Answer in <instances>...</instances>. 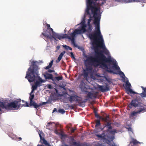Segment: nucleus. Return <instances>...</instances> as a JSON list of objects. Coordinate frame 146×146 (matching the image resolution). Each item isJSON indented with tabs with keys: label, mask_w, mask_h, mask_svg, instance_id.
Listing matches in <instances>:
<instances>
[{
	"label": "nucleus",
	"mask_w": 146,
	"mask_h": 146,
	"mask_svg": "<svg viewBox=\"0 0 146 146\" xmlns=\"http://www.w3.org/2000/svg\"><path fill=\"white\" fill-rule=\"evenodd\" d=\"M21 100L20 99H17L14 101L10 103L0 101V107L3 109L9 110H13L18 109L20 107H29L27 102H25V104H21ZM1 109L0 108V111Z\"/></svg>",
	"instance_id": "obj_4"
},
{
	"label": "nucleus",
	"mask_w": 146,
	"mask_h": 146,
	"mask_svg": "<svg viewBox=\"0 0 146 146\" xmlns=\"http://www.w3.org/2000/svg\"><path fill=\"white\" fill-rule=\"evenodd\" d=\"M138 113L137 111L135 112V111H133L132 113H131V115L132 116H135Z\"/></svg>",
	"instance_id": "obj_29"
},
{
	"label": "nucleus",
	"mask_w": 146,
	"mask_h": 146,
	"mask_svg": "<svg viewBox=\"0 0 146 146\" xmlns=\"http://www.w3.org/2000/svg\"><path fill=\"white\" fill-rule=\"evenodd\" d=\"M46 31L43 30L44 32L42 33V34L44 37H46L48 39V36H52L53 35V33L54 32V31L53 29H52L50 30V29H48V30H46Z\"/></svg>",
	"instance_id": "obj_7"
},
{
	"label": "nucleus",
	"mask_w": 146,
	"mask_h": 146,
	"mask_svg": "<svg viewBox=\"0 0 146 146\" xmlns=\"http://www.w3.org/2000/svg\"><path fill=\"white\" fill-rule=\"evenodd\" d=\"M38 133L39 135V137L40 138V141H42V143L46 145H48V143H47V141L45 139L44 137H42L41 135L42 134H43V133L42 131H40V130L38 132Z\"/></svg>",
	"instance_id": "obj_14"
},
{
	"label": "nucleus",
	"mask_w": 146,
	"mask_h": 146,
	"mask_svg": "<svg viewBox=\"0 0 146 146\" xmlns=\"http://www.w3.org/2000/svg\"><path fill=\"white\" fill-rule=\"evenodd\" d=\"M132 142L133 144H135L138 143V141L136 140H133L132 141Z\"/></svg>",
	"instance_id": "obj_43"
},
{
	"label": "nucleus",
	"mask_w": 146,
	"mask_h": 146,
	"mask_svg": "<svg viewBox=\"0 0 146 146\" xmlns=\"http://www.w3.org/2000/svg\"><path fill=\"white\" fill-rule=\"evenodd\" d=\"M141 87L142 89L143 90V92H145V93H146V88H144L143 86H142Z\"/></svg>",
	"instance_id": "obj_42"
},
{
	"label": "nucleus",
	"mask_w": 146,
	"mask_h": 146,
	"mask_svg": "<svg viewBox=\"0 0 146 146\" xmlns=\"http://www.w3.org/2000/svg\"><path fill=\"white\" fill-rule=\"evenodd\" d=\"M95 0L96 1H98L99 0Z\"/></svg>",
	"instance_id": "obj_62"
},
{
	"label": "nucleus",
	"mask_w": 146,
	"mask_h": 146,
	"mask_svg": "<svg viewBox=\"0 0 146 146\" xmlns=\"http://www.w3.org/2000/svg\"><path fill=\"white\" fill-rule=\"evenodd\" d=\"M54 70H52L51 69H48V72L50 73H51L53 72H54Z\"/></svg>",
	"instance_id": "obj_44"
},
{
	"label": "nucleus",
	"mask_w": 146,
	"mask_h": 146,
	"mask_svg": "<svg viewBox=\"0 0 146 146\" xmlns=\"http://www.w3.org/2000/svg\"><path fill=\"white\" fill-rule=\"evenodd\" d=\"M95 115L96 117L98 118H100L101 117L97 113L96 111H94Z\"/></svg>",
	"instance_id": "obj_31"
},
{
	"label": "nucleus",
	"mask_w": 146,
	"mask_h": 146,
	"mask_svg": "<svg viewBox=\"0 0 146 146\" xmlns=\"http://www.w3.org/2000/svg\"><path fill=\"white\" fill-rule=\"evenodd\" d=\"M55 133H56V134H58V131H57V130H55Z\"/></svg>",
	"instance_id": "obj_54"
},
{
	"label": "nucleus",
	"mask_w": 146,
	"mask_h": 146,
	"mask_svg": "<svg viewBox=\"0 0 146 146\" xmlns=\"http://www.w3.org/2000/svg\"><path fill=\"white\" fill-rule=\"evenodd\" d=\"M48 88L49 89L52 88V86L50 85H49L48 86Z\"/></svg>",
	"instance_id": "obj_51"
},
{
	"label": "nucleus",
	"mask_w": 146,
	"mask_h": 146,
	"mask_svg": "<svg viewBox=\"0 0 146 146\" xmlns=\"http://www.w3.org/2000/svg\"><path fill=\"white\" fill-rule=\"evenodd\" d=\"M88 29L91 31L92 30V26L90 24H88Z\"/></svg>",
	"instance_id": "obj_33"
},
{
	"label": "nucleus",
	"mask_w": 146,
	"mask_h": 146,
	"mask_svg": "<svg viewBox=\"0 0 146 146\" xmlns=\"http://www.w3.org/2000/svg\"><path fill=\"white\" fill-rule=\"evenodd\" d=\"M54 123V122H48L47 123V125H46V126L47 127H48V126H49V125H51L52 123Z\"/></svg>",
	"instance_id": "obj_40"
},
{
	"label": "nucleus",
	"mask_w": 146,
	"mask_h": 146,
	"mask_svg": "<svg viewBox=\"0 0 146 146\" xmlns=\"http://www.w3.org/2000/svg\"><path fill=\"white\" fill-rule=\"evenodd\" d=\"M76 129V127L75 129L73 128V127H72L71 129V133H73L74 132V131Z\"/></svg>",
	"instance_id": "obj_36"
},
{
	"label": "nucleus",
	"mask_w": 146,
	"mask_h": 146,
	"mask_svg": "<svg viewBox=\"0 0 146 146\" xmlns=\"http://www.w3.org/2000/svg\"><path fill=\"white\" fill-rule=\"evenodd\" d=\"M45 79L46 80H51L53 81L54 77L52 74L45 72L44 75Z\"/></svg>",
	"instance_id": "obj_16"
},
{
	"label": "nucleus",
	"mask_w": 146,
	"mask_h": 146,
	"mask_svg": "<svg viewBox=\"0 0 146 146\" xmlns=\"http://www.w3.org/2000/svg\"><path fill=\"white\" fill-rule=\"evenodd\" d=\"M86 26L85 25H84L82 27L81 29H76L73 33L70 34H64L62 35V38H68L71 40L72 44L75 47H77V45L75 43V37L76 34H81L82 33H84L86 31V29L85 28Z\"/></svg>",
	"instance_id": "obj_5"
},
{
	"label": "nucleus",
	"mask_w": 146,
	"mask_h": 146,
	"mask_svg": "<svg viewBox=\"0 0 146 146\" xmlns=\"http://www.w3.org/2000/svg\"><path fill=\"white\" fill-rule=\"evenodd\" d=\"M94 23L96 26V30L94 33L89 34V37L90 40H93L92 44L93 46L96 45L97 47H99L102 48L104 50L103 52L107 54L109 52L106 48L104 40L101 34L99 19L97 18H95V21H94Z\"/></svg>",
	"instance_id": "obj_2"
},
{
	"label": "nucleus",
	"mask_w": 146,
	"mask_h": 146,
	"mask_svg": "<svg viewBox=\"0 0 146 146\" xmlns=\"http://www.w3.org/2000/svg\"><path fill=\"white\" fill-rule=\"evenodd\" d=\"M98 146H104L101 144H99Z\"/></svg>",
	"instance_id": "obj_57"
},
{
	"label": "nucleus",
	"mask_w": 146,
	"mask_h": 146,
	"mask_svg": "<svg viewBox=\"0 0 146 146\" xmlns=\"http://www.w3.org/2000/svg\"><path fill=\"white\" fill-rule=\"evenodd\" d=\"M131 85L130 83L128 81H127L125 84V87L127 90V93L129 94V92H130L131 94H137L136 92H134L130 88Z\"/></svg>",
	"instance_id": "obj_11"
},
{
	"label": "nucleus",
	"mask_w": 146,
	"mask_h": 146,
	"mask_svg": "<svg viewBox=\"0 0 146 146\" xmlns=\"http://www.w3.org/2000/svg\"><path fill=\"white\" fill-rule=\"evenodd\" d=\"M60 46H57L56 47V49L57 50H59L60 48Z\"/></svg>",
	"instance_id": "obj_48"
},
{
	"label": "nucleus",
	"mask_w": 146,
	"mask_h": 146,
	"mask_svg": "<svg viewBox=\"0 0 146 146\" xmlns=\"http://www.w3.org/2000/svg\"><path fill=\"white\" fill-rule=\"evenodd\" d=\"M43 145H39V144H38L37 145V146H42Z\"/></svg>",
	"instance_id": "obj_58"
},
{
	"label": "nucleus",
	"mask_w": 146,
	"mask_h": 146,
	"mask_svg": "<svg viewBox=\"0 0 146 146\" xmlns=\"http://www.w3.org/2000/svg\"><path fill=\"white\" fill-rule=\"evenodd\" d=\"M88 98H87L86 99V101L84 102H85L88 100Z\"/></svg>",
	"instance_id": "obj_59"
},
{
	"label": "nucleus",
	"mask_w": 146,
	"mask_h": 146,
	"mask_svg": "<svg viewBox=\"0 0 146 146\" xmlns=\"http://www.w3.org/2000/svg\"><path fill=\"white\" fill-rule=\"evenodd\" d=\"M53 60H52L50 62V63L48 65L50 67H51L52 64H53Z\"/></svg>",
	"instance_id": "obj_39"
},
{
	"label": "nucleus",
	"mask_w": 146,
	"mask_h": 146,
	"mask_svg": "<svg viewBox=\"0 0 146 146\" xmlns=\"http://www.w3.org/2000/svg\"><path fill=\"white\" fill-rule=\"evenodd\" d=\"M140 105L139 104L138 101L136 99L133 100L128 105V107L131 108L132 107L136 108L139 107Z\"/></svg>",
	"instance_id": "obj_12"
},
{
	"label": "nucleus",
	"mask_w": 146,
	"mask_h": 146,
	"mask_svg": "<svg viewBox=\"0 0 146 146\" xmlns=\"http://www.w3.org/2000/svg\"><path fill=\"white\" fill-rule=\"evenodd\" d=\"M142 98L146 97V93L145 92H143L142 93L139 94Z\"/></svg>",
	"instance_id": "obj_30"
},
{
	"label": "nucleus",
	"mask_w": 146,
	"mask_h": 146,
	"mask_svg": "<svg viewBox=\"0 0 146 146\" xmlns=\"http://www.w3.org/2000/svg\"><path fill=\"white\" fill-rule=\"evenodd\" d=\"M120 74L121 75H123V76H125V75H124V73L123 72H121V71H120Z\"/></svg>",
	"instance_id": "obj_49"
},
{
	"label": "nucleus",
	"mask_w": 146,
	"mask_h": 146,
	"mask_svg": "<svg viewBox=\"0 0 146 146\" xmlns=\"http://www.w3.org/2000/svg\"><path fill=\"white\" fill-rule=\"evenodd\" d=\"M57 110L56 108H55L54 109V110H53V112H54L55 111H57Z\"/></svg>",
	"instance_id": "obj_50"
},
{
	"label": "nucleus",
	"mask_w": 146,
	"mask_h": 146,
	"mask_svg": "<svg viewBox=\"0 0 146 146\" xmlns=\"http://www.w3.org/2000/svg\"><path fill=\"white\" fill-rule=\"evenodd\" d=\"M70 53V56L72 58H73L75 60V58L74 55L73 53L72 52H71Z\"/></svg>",
	"instance_id": "obj_35"
},
{
	"label": "nucleus",
	"mask_w": 146,
	"mask_h": 146,
	"mask_svg": "<svg viewBox=\"0 0 146 146\" xmlns=\"http://www.w3.org/2000/svg\"><path fill=\"white\" fill-rule=\"evenodd\" d=\"M50 67L49 65L46 66L45 68L46 70L48 69L49 68H50Z\"/></svg>",
	"instance_id": "obj_46"
},
{
	"label": "nucleus",
	"mask_w": 146,
	"mask_h": 146,
	"mask_svg": "<svg viewBox=\"0 0 146 146\" xmlns=\"http://www.w3.org/2000/svg\"><path fill=\"white\" fill-rule=\"evenodd\" d=\"M58 112L62 114H64L65 112V111L62 109H60L58 110Z\"/></svg>",
	"instance_id": "obj_28"
},
{
	"label": "nucleus",
	"mask_w": 146,
	"mask_h": 146,
	"mask_svg": "<svg viewBox=\"0 0 146 146\" xmlns=\"http://www.w3.org/2000/svg\"><path fill=\"white\" fill-rule=\"evenodd\" d=\"M46 26L47 27V29L46 30H48V29H50V30L52 29V28H51L50 27V25L49 24H46Z\"/></svg>",
	"instance_id": "obj_34"
},
{
	"label": "nucleus",
	"mask_w": 146,
	"mask_h": 146,
	"mask_svg": "<svg viewBox=\"0 0 146 146\" xmlns=\"http://www.w3.org/2000/svg\"><path fill=\"white\" fill-rule=\"evenodd\" d=\"M84 145V146H88L87 145V144H85Z\"/></svg>",
	"instance_id": "obj_60"
},
{
	"label": "nucleus",
	"mask_w": 146,
	"mask_h": 146,
	"mask_svg": "<svg viewBox=\"0 0 146 146\" xmlns=\"http://www.w3.org/2000/svg\"><path fill=\"white\" fill-rule=\"evenodd\" d=\"M111 124L112 123L111 122H107V123H106L105 124V125L103 128L105 127H106L107 129V132H108L110 131V133L111 134H114L115 133H116L115 130L110 131V130L112 129V127L111 126Z\"/></svg>",
	"instance_id": "obj_10"
},
{
	"label": "nucleus",
	"mask_w": 146,
	"mask_h": 146,
	"mask_svg": "<svg viewBox=\"0 0 146 146\" xmlns=\"http://www.w3.org/2000/svg\"><path fill=\"white\" fill-rule=\"evenodd\" d=\"M35 97V95L34 94H30V97H29V99L30 100V106H38L36 105V103L33 101V99H34Z\"/></svg>",
	"instance_id": "obj_15"
},
{
	"label": "nucleus",
	"mask_w": 146,
	"mask_h": 146,
	"mask_svg": "<svg viewBox=\"0 0 146 146\" xmlns=\"http://www.w3.org/2000/svg\"><path fill=\"white\" fill-rule=\"evenodd\" d=\"M34 91H35L34 90H33L32 89L31 92V93H30V94H32L34 92Z\"/></svg>",
	"instance_id": "obj_52"
},
{
	"label": "nucleus",
	"mask_w": 146,
	"mask_h": 146,
	"mask_svg": "<svg viewBox=\"0 0 146 146\" xmlns=\"http://www.w3.org/2000/svg\"><path fill=\"white\" fill-rule=\"evenodd\" d=\"M62 78H63V77L62 76H57V77H54L53 81L54 82H55L56 80L58 81L60 80H62Z\"/></svg>",
	"instance_id": "obj_23"
},
{
	"label": "nucleus",
	"mask_w": 146,
	"mask_h": 146,
	"mask_svg": "<svg viewBox=\"0 0 146 146\" xmlns=\"http://www.w3.org/2000/svg\"><path fill=\"white\" fill-rule=\"evenodd\" d=\"M65 51H64L60 53L59 56L58 57L57 60L56 61V62L57 63L59 62H60V61L61 60L63 56L65 53Z\"/></svg>",
	"instance_id": "obj_21"
},
{
	"label": "nucleus",
	"mask_w": 146,
	"mask_h": 146,
	"mask_svg": "<svg viewBox=\"0 0 146 146\" xmlns=\"http://www.w3.org/2000/svg\"><path fill=\"white\" fill-rule=\"evenodd\" d=\"M56 39H54L55 40H56V41H58V40H57L56 39Z\"/></svg>",
	"instance_id": "obj_61"
},
{
	"label": "nucleus",
	"mask_w": 146,
	"mask_h": 146,
	"mask_svg": "<svg viewBox=\"0 0 146 146\" xmlns=\"http://www.w3.org/2000/svg\"><path fill=\"white\" fill-rule=\"evenodd\" d=\"M124 2L129 3L133 2H139L146 3V0H123Z\"/></svg>",
	"instance_id": "obj_19"
},
{
	"label": "nucleus",
	"mask_w": 146,
	"mask_h": 146,
	"mask_svg": "<svg viewBox=\"0 0 146 146\" xmlns=\"http://www.w3.org/2000/svg\"><path fill=\"white\" fill-rule=\"evenodd\" d=\"M109 116H106L105 117L102 118V119L106 123L111 122L110 120L109 119Z\"/></svg>",
	"instance_id": "obj_24"
},
{
	"label": "nucleus",
	"mask_w": 146,
	"mask_h": 146,
	"mask_svg": "<svg viewBox=\"0 0 146 146\" xmlns=\"http://www.w3.org/2000/svg\"><path fill=\"white\" fill-rule=\"evenodd\" d=\"M46 103V102H42V103H40L39 104H37L36 103V106H34V107L36 108H37L42 105H45Z\"/></svg>",
	"instance_id": "obj_26"
},
{
	"label": "nucleus",
	"mask_w": 146,
	"mask_h": 146,
	"mask_svg": "<svg viewBox=\"0 0 146 146\" xmlns=\"http://www.w3.org/2000/svg\"><path fill=\"white\" fill-rule=\"evenodd\" d=\"M98 93L97 92H96L93 93L90 92H88L87 94L88 96L90 99H92V97L96 98L97 97Z\"/></svg>",
	"instance_id": "obj_18"
},
{
	"label": "nucleus",
	"mask_w": 146,
	"mask_h": 146,
	"mask_svg": "<svg viewBox=\"0 0 146 146\" xmlns=\"http://www.w3.org/2000/svg\"><path fill=\"white\" fill-rule=\"evenodd\" d=\"M92 17L90 15V19L88 20V24H90V23L91 22V21L92 20L91 19Z\"/></svg>",
	"instance_id": "obj_41"
},
{
	"label": "nucleus",
	"mask_w": 146,
	"mask_h": 146,
	"mask_svg": "<svg viewBox=\"0 0 146 146\" xmlns=\"http://www.w3.org/2000/svg\"><path fill=\"white\" fill-rule=\"evenodd\" d=\"M22 102L23 103V104H25V102H25L24 100H22Z\"/></svg>",
	"instance_id": "obj_53"
},
{
	"label": "nucleus",
	"mask_w": 146,
	"mask_h": 146,
	"mask_svg": "<svg viewBox=\"0 0 146 146\" xmlns=\"http://www.w3.org/2000/svg\"><path fill=\"white\" fill-rule=\"evenodd\" d=\"M139 107H141V108H139L140 109L137 111L138 113H140L141 112H144L146 111L145 108L143 106H142L140 105Z\"/></svg>",
	"instance_id": "obj_22"
},
{
	"label": "nucleus",
	"mask_w": 146,
	"mask_h": 146,
	"mask_svg": "<svg viewBox=\"0 0 146 146\" xmlns=\"http://www.w3.org/2000/svg\"><path fill=\"white\" fill-rule=\"evenodd\" d=\"M87 86V85L82 80L80 83L79 87L82 91L87 92L88 90Z\"/></svg>",
	"instance_id": "obj_13"
},
{
	"label": "nucleus",
	"mask_w": 146,
	"mask_h": 146,
	"mask_svg": "<svg viewBox=\"0 0 146 146\" xmlns=\"http://www.w3.org/2000/svg\"><path fill=\"white\" fill-rule=\"evenodd\" d=\"M69 107H70V108L72 109H73L74 108V107L72 105H71L69 106Z\"/></svg>",
	"instance_id": "obj_47"
},
{
	"label": "nucleus",
	"mask_w": 146,
	"mask_h": 146,
	"mask_svg": "<svg viewBox=\"0 0 146 146\" xmlns=\"http://www.w3.org/2000/svg\"><path fill=\"white\" fill-rule=\"evenodd\" d=\"M48 37L51 41L52 40L53 38L54 39H56V38H57L59 40H61L62 39V35L55 32L53 33V35H52V36H48Z\"/></svg>",
	"instance_id": "obj_9"
},
{
	"label": "nucleus",
	"mask_w": 146,
	"mask_h": 146,
	"mask_svg": "<svg viewBox=\"0 0 146 146\" xmlns=\"http://www.w3.org/2000/svg\"><path fill=\"white\" fill-rule=\"evenodd\" d=\"M70 102L73 101L77 102H79L81 100V98L79 96L76 95L74 96H70V97L68 98Z\"/></svg>",
	"instance_id": "obj_8"
},
{
	"label": "nucleus",
	"mask_w": 146,
	"mask_h": 146,
	"mask_svg": "<svg viewBox=\"0 0 146 146\" xmlns=\"http://www.w3.org/2000/svg\"><path fill=\"white\" fill-rule=\"evenodd\" d=\"M37 87H38L34 84V85L32 86V89L35 90L37 89Z\"/></svg>",
	"instance_id": "obj_32"
},
{
	"label": "nucleus",
	"mask_w": 146,
	"mask_h": 146,
	"mask_svg": "<svg viewBox=\"0 0 146 146\" xmlns=\"http://www.w3.org/2000/svg\"><path fill=\"white\" fill-rule=\"evenodd\" d=\"M96 136L98 138H100L102 139H104L105 138V133H103L100 135L96 134Z\"/></svg>",
	"instance_id": "obj_25"
},
{
	"label": "nucleus",
	"mask_w": 146,
	"mask_h": 146,
	"mask_svg": "<svg viewBox=\"0 0 146 146\" xmlns=\"http://www.w3.org/2000/svg\"><path fill=\"white\" fill-rule=\"evenodd\" d=\"M97 1H96L95 0H87V3L88 5V7L90 8L92 12L94 14V21H95V18H97L99 19L100 22V17H97L98 15V9L96 7H94L92 5V4L95 5Z\"/></svg>",
	"instance_id": "obj_6"
},
{
	"label": "nucleus",
	"mask_w": 146,
	"mask_h": 146,
	"mask_svg": "<svg viewBox=\"0 0 146 146\" xmlns=\"http://www.w3.org/2000/svg\"><path fill=\"white\" fill-rule=\"evenodd\" d=\"M105 2V1H104V2H102L101 4L100 3H97V5L98 6H99L100 5H102L104 4V3Z\"/></svg>",
	"instance_id": "obj_38"
},
{
	"label": "nucleus",
	"mask_w": 146,
	"mask_h": 146,
	"mask_svg": "<svg viewBox=\"0 0 146 146\" xmlns=\"http://www.w3.org/2000/svg\"><path fill=\"white\" fill-rule=\"evenodd\" d=\"M90 9L89 7H88V9L86 11V12L88 14H90L89 10Z\"/></svg>",
	"instance_id": "obj_45"
},
{
	"label": "nucleus",
	"mask_w": 146,
	"mask_h": 146,
	"mask_svg": "<svg viewBox=\"0 0 146 146\" xmlns=\"http://www.w3.org/2000/svg\"><path fill=\"white\" fill-rule=\"evenodd\" d=\"M95 52L98 55L95 57L90 56L87 57L86 60L84 61L85 64L86 66L85 69L83 70L82 76L84 78H87L88 76L89 72H90L93 69L92 66L88 65H91L97 67L101 64L106 69V71L111 73H113V71L111 70V68H114L117 70L120 69L119 67L117 65L115 60L112 59L110 56L107 58L100 51L98 52L97 50H95Z\"/></svg>",
	"instance_id": "obj_1"
},
{
	"label": "nucleus",
	"mask_w": 146,
	"mask_h": 146,
	"mask_svg": "<svg viewBox=\"0 0 146 146\" xmlns=\"http://www.w3.org/2000/svg\"><path fill=\"white\" fill-rule=\"evenodd\" d=\"M96 125H95V127H96L100 125V121L99 119H97L95 120Z\"/></svg>",
	"instance_id": "obj_27"
},
{
	"label": "nucleus",
	"mask_w": 146,
	"mask_h": 146,
	"mask_svg": "<svg viewBox=\"0 0 146 146\" xmlns=\"http://www.w3.org/2000/svg\"><path fill=\"white\" fill-rule=\"evenodd\" d=\"M63 46L64 47L65 49L67 50H68V49H69V48H68V47H69L70 46H67L66 45H64Z\"/></svg>",
	"instance_id": "obj_37"
},
{
	"label": "nucleus",
	"mask_w": 146,
	"mask_h": 146,
	"mask_svg": "<svg viewBox=\"0 0 146 146\" xmlns=\"http://www.w3.org/2000/svg\"><path fill=\"white\" fill-rule=\"evenodd\" d=\"M69 48V50H72V48H71L70 47Z\"/></svg>",
	"instance_id": "obj_56"
},
{
	"label": "nucleus",
	"mask_w": 146,
	"mask_h": 146,
	"mask_svg": "<svg viewBox=\"0 0 146 146\" xmlns=\"http://www.w3.org/2000/svg\"><path fill=\"white\" fill-rule=\"evenodd\" d=\"M98 87L99 89L102 92H104L106 91H108L109 90L108 86H102L98 85Z\"/></svg>",
	"instance_id": "obj_17"
},
{
	"label": "nucleus",
	"mask_w": 146,
	"mask_h": 146,
	"mask_svg": "<svg viewBox=\"0 0 146 146\" xmlns=\"http://www.w3.org/2000/svg\"><path fill=\"white\" fill-rule=\"evenodd\" d=\"M18 139H19V140H21L22 139V138L21 137H18Z\"/></svg>",
	"instance_id": "obj_55"
},
{
	"label": "nucleus",
	"mask_w": 146,
	"mask_h": 146,
	"mask_svg": "<svg viewBox=\"0 0 146 146\" xmlns=\"http://www.w3.org/2000/svg\"><path fill=\"white\" fill-rule=\"evenodd\" d=\"M70 140L72 142V143H71V144H73L76 146H80V145L79 142L78 143L75 141H74L75 139L73 136L70 137Z\"/></svg>",
	"instance_id": "obj_20"
},
{
	"label": "nucleus",
	"mask_w": 146,
	"mask_h": 146,
	"mask_svg": "<svg viewBox=\"0 0 146 146\" xmlns=\"http://www.w3.org/2000/svg\"><path fill=\"white\" fill-rule=\"evenodd\" d=\"M36 62L33 61L32 62V68L30 67L28 68L25 78L29 82L35 81L36 79L35 84L38 87L42 86V83L44 82V81L39 76L38 70L40 68L35 64Z\"/></svg>",
	"instance_id": "obj_3"
}]
</instances>
